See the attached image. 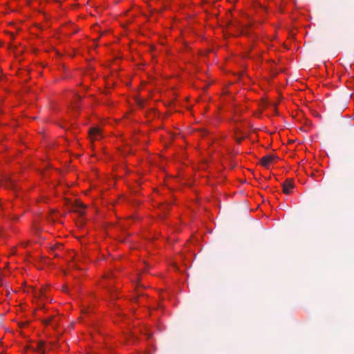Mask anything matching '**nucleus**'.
Returning <instances> with one entry per match:
<instances>
[{
	"mask_svg": "<svg viewBox=\"0 0 354 354\" xmlns=\"http://www.w3.org/2000/svg\"><path fill=\"white\" fill-rule=\"evenodd\" d=\"M2 185L8 189L17 190L15 179L8 176H4L2 179Z\"/></svg>",
	"mask_w": 354,
	"mask_h": 354,
	"instance_id": "nucleus-1",
	"label": "nucleus"
},
{
	"mask_svg": "<svg viewBox=\"0 0 354 354\" xmlns=\"http://www.w3.org/2000/svg\"><path fill=\"white\" fill-rule=\"evenodd\" d=\"M283 186V192L285 194H288L290 192V189L294 188V182L291 178H288L283 182L282 184Z\"/></svg>",
	"mask_w": 354,
	"mask_h": 354,
	"instance_id": "nucleus-2",
	"label": "nucleus"
},
{
	"mask_svg": "<svg viewBox=\"0 0 354 354\" xmlns=\"http://www.w3.org/2000/svg\"><path fill=\"white\" fill-rule=\"evenodd\" d=\"M89 137L93 140H97L100 136V131L97 127H93L89 129Z\"/></svg>",
	"mask_w": 354,
	"mask_h": 354,
	"instance_id": "nucleus-3",
	"label": "nucleus"
},
{
	"mask_svg": "<svg viewBox=\"0 0 354 354\" xmlns=\"http://www.w3.org/2000/svg\"><path fill=\"white\" fill-rule=\"evenodd\" d=\"M275 158L276 156L272 155L263 156L262 158H261V164H262L264 167L267 168Z\"/></svg>",
	"mask_w": 354,
	"mask_h": 354,
	"instance_id": "nucleus-4",
	"label": "nucleus"
},
{
	"mask_svg": "<svg viewBox=\"0 0 354 354\" xmlns=\"http://www.w3.org/2000/svg\"><path fill=\"white\" fill-rule=\"evenodd\" d=\"M86 207V205H84L80 201H77L75 204L74 205V211L80 214V215H82L84 214V209Z\"/></svg>",
	"mask_w": 354,
	"mask_h": 354,
	"instance_id": "nucleus-5",
	"label": "nucleus"
},
{
	"mask_svg": "<svg viewBox=\"0 0 354 354\" xmlns=\"http://www.w3.org/2000/svg\"><path fill=\"white\" fill-rule=\"evenodd\" d=\"M51 320H52V318H50L48 319H45V320H44V324H50Z\"/></svg>",
	"mask_w": 354,
	"mask_h": 354,
	"instance_id": "nucleus-6",
	"label": "nucleus"
},
{
	"mask_svg": "<svg viewBox=\"0 0 354 354\" xmlns=\"http://www.w3.org/2000/svg\"><path fill=\"white\" fill-rule=\"evenodd\" d=\"M165 208H167V205H162V209H163V210H165Z\"/></svg>",
	"mask_w": 354,
	"mask_h": 354,
	"instance_id": "nucleus-7",
	"label": "nucleus"
},
{
	"mask_svg": "<svg viewBox=\"0 0 354 354\" xmlns=\"http://www.w3.org/2000/svg\"><path fill=\"white\" fill-rule=\"evenodd\" d=\"M241 138L236 139L237 142L241 143Z\"/></svg>",
	"mask_w": 354,
	"mask_h": 354,
	"instance_id": "nucleus-8",
	"label": "nucleus"
},
{
	"mask_svg": "<svg viewBox=\"0 0 354 354\" xmlns=\"http://www.w3.org/2000/svg\"><path fill=\"white\" fill-rule=\"evenodd\" d=\"M76 97H77V100H80V99H81V97H80V96H79V95H76Z\"/></svg>",
	"mask_w": 354,
	"mask_h": 354,
	"instance_id": "nucleus-9",
	"label": "nucleus"
},
{
	"mask_svg": "<svg viewBox=\"0 0 354 354\" xmlns=\"http://www.w3.org/2000/svg\"><path fill=\"white\" fill-rule=\"evenodd\" d=\"M147 337H148V338H151V335L150 333H147Z\"/></svg>",
	"mask_w": 354,
	"mask_h": 354,
	"instance_id": "nucleus-10",
	"label": "nucleus"
},
{
	"mask_svg": "<svg viewBox=\"0 0 354 354\" xmlns=\"http://www.w3.org/2000/svg\"><path fill=\"white\" fill-rule=\"evenodd\" d=\"M1 236V234H0V236Z\"/></svg>",
	"mask_w": 354,
	"mask_h": 354,
	"instance_id": "nucleus-11",
	"label": "nucleus"
}]
</instances>
